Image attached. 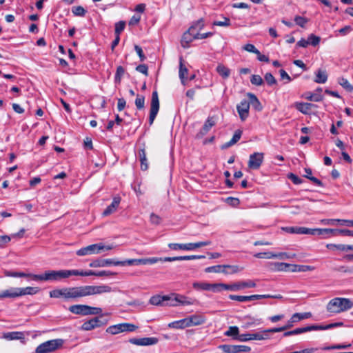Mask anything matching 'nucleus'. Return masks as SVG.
Listing matches in <instances>:
<instances>
[{
    "label": "nucleus",
    "instance_id": "f257e3e1",
    "mask_svg": "<svg viewBox=\"0 0 353 353\" xmlns=\"http://www.w3.org/2000/svg\"><path fill=\"white\" fill-rule=\"evenodd\" d=\"M65 299H77L86 296L108 293L112 291L109 285H83L65 288Z\"/></svg>",
    "mask_w": 353,
    "mask_h": 353
},
{
    "label": "nucleus",
    "instance_id": "f03ea898",
    "mask_svg": "<svg viewBox=\"0 0 353 353\" xmlns=\"http://www.w3.org/2000/svg\"><path fill=\"white\" fill-rule=\"evenodd\" d=\"M73 270H48L41 274L32 276V280L40 281H60L73 276Z\"/></svg>",
    "mask_w": 353,
    "mask_h": 353
},
{
    "label": "nucleus",
    "instance_id": "7ed1b4c3",
    "mask_svg": "<svg viewBox=\"0 0 353 353\" xmlns=\"http://www.w3.org/2000/svg\"><path fill=\"white\" fill-rule=\"evenodd\" d=\"M353 303L347 298H334L329 301L327 305V310L331 313H340L351 309Z\"/></svg>",
    "mask_w": 353,
    "mask_h": 353
},
{
    "label": "nucleus",
    "instance_id": "20e7f679",
    "mask_svg": "<svg viewBox=\"0 0 353 353\" xmlns=\"http://www.w3.org/2000/svg\"><path fill=\"white\" fill-rule=\"evenodd\" d=\"M64 340L61 339H56L47 341L39 345L35 353H50L62 347Z\"/></svg>",
    "mask_w": 353,
    "mask_h": 353
},
{
    "label": "nucleus",
    "instance_id": "39448f33",
    "mask_svg": "<svg viewBox=\"0 0 353 353\" xmlns=\"http://www.w3.org/2000/svg\"><path fill=\"white\" fill-rule=\"evenodd\" d=\"M113 249L112 245H105L103 243H95L78 250L76 254L78 256H85L100 254L103 251H108Z\"/></svg>",
    "mask_w": 353,
    "mask_h": 353
},
{
    "label": "nucleus",
    "instance_id": "423d86ee",
    "mask_svg": "<svg viewBox=\"0 0 353 353\" xmlns=\"http://www.w3.org/2000/svg\"><path fill=\"white\" fill-rule=\"evenodd\" d=\"M211 244L210 241H199L196 243H170L168 244V248L173 250H194L196 248L210 245Z\"/></svg>",
    "mask_w": 353,
    "mask_h": 353
},
{
    "label": "nucleus",
    "instance_id": "0eeeda50",
    "mask_svg": "<svg viewBox=\"0 0 353 353\" xmlns=\"http://www.w3.org/2000/svg\"><path fill=\"white\" fill-rule=\"evenodd\" d=\"M159 110V100L157 91L154 90L152 94L150 110L149 116V124L152 125Z\"/></svg>",
    "mask_w": 353,
    "mask_h": 353
},
{
    "label": "nucleus",
    "instance_id": "6e6552de",
    "mask_svg": "<svg viewBox=\"0 0 353 353\" xmlns=\"http://www.w3.org/2000/svg\"><path fill=\"white\" fill-rule=\"evenodd\" d=\"M312 316L311 312H304V313H294L290 319L288 321L287 324L284 326L278 327L279 329V332L285 331L290 327H292L294 323H296L301 320L310 318Z\"/></svg>",
    "mask_w": 353,
    "mask_h": 353
},
{
    "label": "nucleus",
    "instance_id": "1a4fd4ad",
    "mask_svg": "<svg viewBox=\"0 0 353 353\" xmlns=\"http://www.w3.org/2000/svg\"><path fill=\"white\" fill-rule=\"evenodd\" d=\"M192 304L193 301L191 299L178 294H170V302L167 303V305L173 307L177 306L179 305H190Z\"/></svg>",
    "mask_w": 353,
    "mask_h": 353
},
{
    "label": "nucleus",
    "instance_id": "9d476101",
    "mask_svg": "<svg viewBox=\"0 0 353 353\" xmlns=\"http://www.w3.org/2000/svg\"><path fill=\"white\" fill-rule=\"evenodd\" d=\"M225 353H239L250 352L251 348L249 346L242 345H221L219 346Z\"/></svg>",
    "mask_w": 353,
    "mask_h": 353
},
{
    "label": "nucleus",
    "instance_id": "9b49d317",
    "mask_svg": "<svg viewBox=\"0 0 353 353\" xmlns=\"http://www.w3.org/2000/svg\"><path fill=\"white\" fill-rule=\"evenodd\" d=\"M263 153L262 152H254L252 154L248 161V167L253 170L259 169L263 161Z\"/></svg>",
    "mask_w": 353,
    "mask_h": 353
},
{
    "label": "nucleus",
    "instance_id": "f8f14e48",
    "mask_svg": "<svg viewBox=\"0 0 353 353\" xmlns=\"http://www.w3.org/2000/svg\"><path fill=\"white\" fill-rule=\"evenodd\" d=\"M120 265H146V264H154L157 263V260H156L154 257L152 258H145V259H128L125 261H120Z\"/></svg>",
    "mask_w": 353,
    "mask_h": 353
},
{
    "label": "nucleus",
    "instance_id": "ddd939ff",
    "mask_svg": "<svg viewBox=\"0 0 353 353\" xmlns=\"http://www.w3.org/2000/svg\"><path fill=\"white\" fill-rule=\"evenodd\" d=\"M129 342L136 345L148 346L157 344L159 339L156 337L132 338L129 339Z\"/></svg>",
    "mask_w": 353,
    "mask_h": 353
},
{
    "label": "nucleus",
    "instance_id": "4468645a",
    "mask_svg": "<svg viewBox=\"0 0 353 353\" xmlns=\"http://www.w3.org/2000/svg\"><path fill=\"white\" fill-rule=\"evenodd\" d=\"M122 263L120 261H116L114 259H95L93 260L90 264V268H101L106 267L111 265H120Z\"/></svg>",
    "mask_w": 353,
    "mask_h": 353
},
{
    "label": "nucleus",
    "instance_id": "2eb2a0df",
    "mask_svg": "<svg viewBox=\"0 0 353 353\" xmlns=\"http://www.w3.org/2000/svg\"><path fill=\"white\" fill-rule=\"evenodd\" d=\"M256 283L254 281L237 282L231 285L227 284V290L238 291L247 288H255Z\"/></svg>",
    "mask_w": 353,
    "mask_h": 353
},
{
    "label": "nucleus",
    "instance_id": "dca6fc26",
    "mask_svg": "<svg viewBox=\"0 0 353 353\" xmlns=\"http://www.w3.org/2000/svg\"><path fill=\"white\" fill-rule=\"evenodd\" d=\"M250 104L248 100L244 99L237 105L236 109L241 121H245L249 115Z\"/></svg>",
    "mask_w": 353,
    "mask_h": 353
},
{
    "label": "nucleus",
    "instance_id": "f3484780",
    "mask_svg": "<svg viewBox=\"0 0 353 353\" xmlns=\"http://www.w3.org/2000/svg\"><path fill=\"white\" fill-rule=\"evenodd\" d=\"M261 323V319H255L250 315H246L241 318V327L243 329H248L252 327L259 325Z\"/></svg>",
    "mask_w": 353,
    "mask_h": 353
},
{
    "label": "nucleus",
    "instance_id": "a211bd4d",
    "mask_svg": "<svg viewBox=\"0 0 353 353\" xmlns=\"http://www.w3.org/2000/svg\"><path fill=\"white\" fill-rule=\"evenodd\" d=\"M185 319L188 327L202 325L206 321L205 317L201 314H194Z\"/></svg>",
    "mask_w": 353,
    "mask_h": 353
},
{
    "label": "nucleus",
    "instance_id": "6ab92c4d",
    "mask_svg": "<svg viewBox=\"0 0 353 353\" xmlns=\"http://www.w3.org/2000/svg\"><path fill=\"white\" fill-rule=\"evenodd\" d=\"M170 302V295H155L150 299L149 303L154 305H168Z\"/></svg>",
    "mask_w": 353,
    "mask_h": 353
},
{
    "label": "nucleus",
    "instance_id": "aec40b11",
    "mask_svg": "<svg viewBox=\"0 0 353 353\" xmlns=\"http://www.w3.org/2000/svg\"><path fill=\"white\" fill-rule=\"evenodd\" d=\"M120 202L121 198L119 196L114 197L112 203L109 205L103 212V216H107L115 212L120 204Z\"/></svg>",
    "mask_w": 353,
    "mask_h": 353
},
{
    "label": "nucleus",
    "instance_id": "412c9836",
    "mask_svg": "<svg viewBox=\"0 0 353 353\" xmlns=\"http://www.w3.org/2000/svg\"><path fill=\"white\" fill-rule=\"evenodd\" d=\"M195 34H196V32H190V29H188L182 37L181 46L184 48H188L189 43L196 39Z\"/></svg>",
    "mask_w": 353,
    "mask_h": 353
},
{
    "label": "nucleus",
    "instance_id": "4be33fe9",
    "mask_svg": "<svg viewBox=\"0 0 353 353\" xmlns=\"http://www.w3.org/2000/svg\"><path fill=\"white\" fill-rule=\"evenodd\" d=\"M316 330L315 325L306 326L304 327H299L291 331L284 332L283 336H290L292 335L300 334L304 332Z\"/></svg>",
    "mask_w": 353,
    "mask_h": 353
},
{
    "label": "nucleus",
    "instance_id": "5701e85b",
    "mask_svg": "<svg viewBox=\"0 0 353 353\" xmlns=\"http://www.w3.org/2000/svg\"><path fill=\"white\" fill-rule=\"evenodd\" d=\"M88 305H73L69 307V311L75 314L83 316L88 315Z\"/></svg>",
    "mask_w": 353,
    "mask_h": 353
},
{
    "label": "nucleus",
    "instance_id": "b1692460",
    "mask_svg": "<svg viewBox=\"0 0 353 353\" xmlns=\"http://www.w3.org/2000/svg\"><path fill=\"white\" fill-rule=\"evenodd\" d=\"M321 223L325 225H336L339 223L341 225H345L348 227H353V220L347 219H322Z\"/></svg>",
    "mask_w": 353,
    "mask_h": 353
},
{
    "label": "nucleus",
    "instance_id": "393cba45",
    "mask_svg": "<svg viewBox=\"0 0 353 353\" xmlns=\"http://www.w3.org/2000/svg\"><path fill=\"white\" fill-rule=\"evenodd\" d=\"M17 297H19L18 288H10L0 292V300L5 298L14 299Z\"/></svg>",
    "mask_w": 353,
    "mask_h": 353
},
{
    "label": "nucleus",
    "instance_id": "a878e982",
    "mask_svg": "<svg viewBox=\"0 0 353 353\" xmlns=\"http://www.w3.org/2000/svg\"><path fill=\"white\" fill-rule=\"evenodd\" d=\"M241 135H242V130H241L239 129L236 130L234 132V134H233V137L231 139V140L230 141L226 142L224 144H223L221 146V148L222 150H225V149H227V148L231 147L232 145H234L240 140Z\"/></svg>",
    "mask_w": 353,
    "mask_h": 353
},
{
    "label": "nucleus",
    "instance_id": "bb28decb",
    "mask_svg": "<svg viewBox=\"0 0 353 353\" xmlns=\"http://www.w3.org/2000/svg\"><path fill=\"white\" fill-rule=\"evenodd\" d=\"M5 339L12 340H21L23 343H25L24 334L21 332H10L3 334V336Z\"/></svg>",
    "mask_w": 353,
    "mask_h": 353
},
{
    "label": "nucleus",
    "instance_id": "cd10ccee",
    "mask_svg": "<svg viewBox=\"0 0 353 353\" xmlns=\"http://www.w3.org/2000/svg\"><path fill=\"white\" fill-rule=\"evenodd\" d=\"M279 332V329L278 327L270 328L268 330H264L256 332V340L261 341L268 339L270 338V333H275Z\"/></svg>",
    "mask_w": 353,
    "mask_h": 353
},
{
    "label": "nucleus",
    "instance_id": "c85d7f7f",
    "mask_svg": "<svg viewBox=\"0 0 353 353\" xmlns=\"http://www.w3.org/2000/svg\"><path fill=\"white\" fill-rule=\"evenodd\" d=\"M138 157L141 163V168L142 170H147L148 168V159L146 157V153L144 148L139 150Z\"/></svg>",
    "mask_w": 353,
    "mask_h": 353
},
{
    "label": "nucleus",
    "instance_id": "c756f323",
    "mask_svg": "<svg viewBox=\"0 0 353 353\" xmlns=\"http://www.w3.org/2000/svg\"><path fill=\"white\" fill-rule=\"evenodd\" d=\"M316 77L314 79V82L317 83H325L327 80V72L322 69H319L315 72Z\"/></svg>",
    "mask_w": 353,
    "mask_h": 353
},
{
    "label": "nucleus",
    "instance_id": "7c9ffc66",
    "mask_svg": "<svg viewBox=\"0 0 353 353\" xmlns=\"http://www.w3.org/2000/svg\"><path fill=\"white\" fill-rule=\"evenodd\" d=\"M314 105L310 103H296L295 104L296 108L304 114H309L312 108L314 107Z\"/></svg>",
    "mask_w": 353,
    "mask_h": 353
},
{
    "label": "nucleus",
    "instance_id": "2f4dec72",
    "mask_svg": "<svg viewBox=\"0 0 353 353\" xmlns=\"http://www.w3.org/2000/svg\"><path fill=\"white\" fill-rule=\"evenodd\" d=\"M249 301H254V300H259L261 299H283V296L281 294H253L248 296Z\"/></svg>",
    "mask_w": 353,
    "mask_h": 353
},
{
    "label": "nucleus",
    "instance_id": "473e14b6",
    "mask_svg": "<svg viewBox=\"0 0 353 353\" xmlns=\"http://www.w3.org/2000/svg\"><path fill=\"white\" fill-rule=\"evenodd\" d=\"M18 291L19 293V296H21L27 294H35L39 291V289L37 287L18 288Z\"/></svg>",
    "mask_w": 353,
    "mask_h": 353
},
{
    "label": "nucleus",
    "instance_id": "72a5a7b5",
    "mask_svg": "<svg viewBox=\"0 0 353 353\" xmlns=\"http://www.w3.org/2000/svg\"><path fill=\"white\" fill-rule=\"evenodd\" d=\"M248 96L249 97V103L252 107L258 111H261L262 110V105L257 99V97L252 93H248Z\"/></svg>",
    "mask_w": 353,
    "mask_h": 353
},
{
    "label": "nucleus",
    "instance_id": "f704fd0d",
    "mask_svg": "<svg viewBox=\"0 0 353 353\" xmlns=\"http://www.w3.org/2000/svg\"><path fill=\"white\" fill-rule=\"evenodd\" d=\"M183 58L180 57L179 59V78L181 81V83L185 85V79H186V75L188 74V69L183 63Z\"/></svg>",
    "mask_w": 353,
    "mask_h": 353
},
{
    "label": "nucleus",
    "instance_id": "c9c22d12",
    "mask_svg": "<svg viewBox=\"0 0 353 353\" xmlns=\"http://www.w3.org/2000/svg\"><path fill=\"white\" fill-rule=\"evenodd\" d=\"M216 70L223 79H228L230 75V70L223 64H219Z\"/></svg>",
    "mask_w": 353,
    "mask_h": 353
},
{
    "label": "nucleus",
    "instance_id": "e433bc0d",
    "mask_svg": "<svg viewBox=\"0 0 353 353\" xmlns=\"http://www.w3.org/2000/svg\"><path fill=\"white\" fill-rule=\"evenodd\" d=\"M168 326L169 328L173 329H184L185 327H188L186 325L185 319L171 322L168 325Z\"/></svg>",
    "mask_w": 353,
    "mask_h": 353
},
{
    "label": "nucleus",
    "instance_id": "4c0bfd02",
    "mask_svg": "<svg viewBox=\"0 0 353 353\" xmlns=\"http://www.w3.org/2000/svg\"><path fill=\"white\" fill-rule=\"evenodd\" d=\"M205 26V22L203 19H200L194 22L190 28V32H199Z\"/></svg>",
    "mask_w": 353,
    "mask_h": 353
},
{
    "label": "nucleus",
    "instance_id": "58836bf2",
    "mask_svg": "<svg viewBox=\"0 0 353 353\" xmlns=\"http://www.w3.org/2000/svg\"><path fill=\"white\" fill-rule=\"evenodd\" d=\"M343 325V322H336V323H330L326 325H315V327H316V330H329V329H332L334 327H341Z\"/></svg>",
    "mask_w": 353,
    "mask_h": 353
},
{
    "label": "nucleus",
    "instance_id": "ea45409f",
    "mask_svg": "<svg viewBox=\"0 0 353 353\" xmlns=\"http://www.w3.org/2000/svg\"><path fill=\"white\" fill-rule=\"evenodd\" d=\"M95 320H93L92 319L84 322L81 325V330H85V331H90L92 330L96 327H98V325L95 324Z\"/></svg>",
    "mask_w": 353,
    "mask_h": 353
},
{
    "label": "nucleus",
    "instance_id": "a19ab883",
    "mask_svg": "<svg viewBox=\"0 0 353 353\" xmlns=\"http://www.w3.org/2000/svg\"><path fill=\"white\" fill-rule=\"evenodd\" d=\"M49 294L51 298H60L63 296L65 299V288L62 289H55L51 290Z\"/></svg>",
    "mask_w": 353,
    "mask_h": 353
},
{
    "label": "nucleus",
    "instance_id": "79ce46f5",
    "mask_svg": "<svg viewBox=\"0 0 353 353\" xmlns=\"http://www.w3.org/2000/svg\"><path fill=\"white\" fill-rule=\"evenodd\" d=\"M97 272L93 271V270H88V271H83V270H73V276H96V274Z\"/></svg>",
    "mask_w": 353,
    "mask_h": 353
},
{
    "label": "nucleus",
    "instance_id": "37998d69",
    "mask_svg": "<svg viewBox=\"0 0 353 353\" xmlns=\"http://www.w3.org/2000/svg\"><path fill=\"white\" fill-rule=\"evenodd\" d=\"M333 270L335 272L347 273V274H353V266H345V265H340L333 268Z\"/></svg>",
    "mask_w": 353,
    "mask_h": 353
},
{
    "label": "nucleus",
    "instance_id": "c03bdc74",
    "mask_svg": "<svg viewBox=\"0 0 353 353\" xmlns=\"http://www.w3.org/2000/svg\"><path fill=\"white\" fill-rule=\"evenodd\" d=\"M227 284L225 283H210V290L218 292L222 290H227Z\"/></svg>",
    "mask_w": 353,
    "mask_h": 353
},
{
    "label": "nucleus",
    "instance_id": "a18cd8bd",
    "mask_svg": "<svg viewBox=\"0 0 353 353\" xmlns=\"http://www.w3.org/2000/svg\"><path fill=\"white\" fill-rule=\"evenodd\" d=\"M119 326L121 329V330L122 332H133L137 328V326H136L135 325L128 323H119Z\"/></svg>",
    "mask_w": 353,
    "mask_h": 353
},
{
    "label": "nucleus",
    "instance_id": "49530a36",
    "mask_svg": "<svg viewBox=\"0 0 353 353\" xmlns=\"http://www.w3.org/2000/svg\"><path fill=\"white\" fill-rule=\"evenodd\" d=\"M135 105L138 110H142L145 107V97L137 94L135 99Z\"/></svg>",
    "mask_w": 353,
    "mask_h": 353
},
{
    "label": "nucleus",
    "instance_id": "de8ad7c7",
    "mask_svg": "<svg viewBox=\"0 0 353 353\" xmlns=\"http://www.w3.org/2000/svg\"><path fill=\"white\" fill-rule=\"evenodd\" d=\"M125 73V69L122 66H118L117 68L116 74L114 76V81L117 83H120L122 77Z\"/></svg>",
    "mask_w": 353,
    "mask_h": 353
},
{
    "label": "nucleus",
    "instance_id": "09e8293b",
    "mask_svg": "<svg viewBox=\"0 0 353 353\" xmlns=\"http://www.w3.org/2000/svg\"><path fill=\"white\" fill-rule=\"evenodd\" d=\"M272 265H274V268L272 269L274 270L288 272L289 270V264L286 263H274Z\"/></svg>",
    "mask_w": 353,
    "mask_h": 353
},
{
    "label": "nucleus",
    "instance_id": "8fccbe9b",
    "mask_svg": "<svg viewBox=\"0 0 353 353\" xmlns=\"http://www.w3.org/2000/svg\"><path fill=\"white\" fill-rule=\"evenodd\" d=\"M339 83L346 90L351 92L353 90V86L349 83L347 79L345 78H340L338 81Z\"/></svg>",
    "mask_w": 353,
    "mask_h": 353
},
{
    "label": "nucleus",
    "instance_id": "3c124183",
    "mask_svg": "<svg viewBox=\"0 0 353 353\" xmlns=\"http://www.w3.org/2000/svg\"><path fill=\"white\" fill-rule=\"evenodd\" d=\"M264 79L267 84L270 86H272L277 83V81L274 77L270 72H267L264 76Z\"/></svg>",
    "mask_w": 353,
    "mask_h": 353
},
{
    "label": "nucleus",
    "instance_id": "603ef678",
    "mask_svg": "<svg viewBox=\"0 0 353 353\" xmlns=\"http://www.w3.org/2000/svg\"><path fill=\"white\" fill-rule=\"evenodd\" d=\"M351 347V344H337L332 346L324 347L322 349L323 350H341V349H347Z\"/></svg>",
    "mask_w": 353,
    "mask_h": 353
},
{
    "label": "nucleus",
    "instance_id": "864d4df0",
    "mask_svg": "<svg viewBox=\"0 0 353 353\" xmlns=\"http://www.w3.org/2000/svg\"><path fill=\"white\" fill-rule=\"evenodd\" d=\"M239 330L236 326H230L225 334L228 336H233L236 339L239 336Z\"/></svg>",
    "mask_w": 353,
    "mask_h": 353
},
{
    "label": "nucleus",
    "instance_id": "5fc2aeb1",
    "mask_svg": "<svg viewBox=\"0 0 353 353\" xmlns=\"http://www.w3.org/2000/svg\"><path fill=\"white\" fill-rule=\"evenodd\" d=\"M306 99L310 101L319 102L323 100V96L320 93H308Z\"/></svg>",
    "mask_w": 353,
    "mask_h": 353
},
{
    "label": "nucleus",
    "instance_id": "6e6d98bb",
    "mask_svg": "<svg viewBox=\"0 0 353 353\" xmlns=\"http://www.w3.org/2000/svg\"><path fill=\"white\" fill-rule=\"evenodd\" d=\"M192 286L196 290H210V283L205 282H194Z\"/></svg>",
    "mask_w": 353,
    "mask_h": 353
},
{
    "label": "nucleus",
    "instance_id": "4d7b16f0",
    "mask_svg": "<svg viewBox=\"0 0 353 353\" xmlns=\"http://www.w3.org/2000/svg\"><path fill=\"white\" fill-rule=\"evenodd\" d=\"M72 12L75 16L83 17L86 13V10L81 6H74Z\"/></svg>",
    "mask_w": 353,
    "mask_h": 353
},
{
    "label": "nucleus",
    "instance_id": "13d9d810",
    "mask_svg": "<svg viewBox=\"0 0 353 353\" xmlns=\"http://www.w3.org/2000/svg\"><path fill=\"white\" fill-rule=\"evenodd\" d=\"M125 27V22L124 21H120L115 23L114 34L115 35H119L121 32L123 31Z\"/></svg>",
    "mask_w": 353,
    "mask_h": 353
},
{
    "label": "nucleus",
    "instance_id": "bf43d9fd",
    "mask_svg": "<svg viewBox=\"0 0 353 353\" xmlns=\"http://www.w3.org/2000/svg\"><path fill=\"white\" fill-rule=\"evenodd\" d=\"M250 82L255 85H261L263 84V80L260 75L252 74L250 78Z\"/></svg>",
    "mask_w": 353,
    "mask_h": 353
},
{
    "label": "nucleus",
    "instance_id": "052dcab7",
    "mask_svg": "<svg viewBox=\"0 0 353 353\" xmlns=\"http://www.w3.org/2000/svg\"><path fill=\"white\" fill-rule=\"evenodd\" d=\"M8 276L12 277H30L32 279V276L35 275L34 274H27L24 272H11L7 274Z\"/></svg>",
    "mask_w": 353,
    "mask_h": 353
},
{
    "label": "nucleus",
    "instance_id": "680f3d73",
    "mask_svg": "<svg viewBox=\"0 0 353 353\" xmlns=\"http://www.w3.org/2000/svg\"><path fill=\"white\" fill-rule=\"evenodd\" d=\"M326 248L330 250H339L341 251H347V245L343 244H333V243H329L326 245Z\"/></svg>",
    "mask_w": 353,
    "mask_h": 353
},
{
    "label": "nucleus",
    "instance_id": "e2e57ef3",
    "mask_svg": "<svg viewBox=\"0 0 353 353\" xmlns=\"http://www.w3.org/2000/svg\"><path fill=\"white\" fill-rule=\"evenodd\" d=\"M223 21H214L213 26L228 27L230 26V20L228 17H223Z\"/></svg>",
    "mask_w": 353,
    "mask_h": 353
},
{
    "label": "nucleus",
    "instance_id": "0e129e2a",
    "mask_svg": "<svg viewBox=\"0 0 353 353\" xmlns=\"http://www.w3.org/2000/svg\"><path fill=\"white\" fill-rule=\"evenodd\" d=\"M325 230H328V232H325V236H338L339 234L343 235V231L344 229H330V228H325Z\"/></svg>",
    "mask_w": 353,
    "mask_h": 353
},
{
    "label": "nucleus",
    "instance_id": "69168bd1",
    "mask_svg": "<svg viewBox=\"0 0 353 353\" xmlns=\"http://www.w3.org/2000/svg\"><path fill=\"white\" fill-rule=\"evenodd\" d=\"M121 330V329L119 326V324H117V325H111V326L108 327L106 330V332L108 333L114 335V334H117L119 333L122 332L121 330Z\"/></svg>",
    "mask_w": 353,
    "mask_h": 353
},
{
    "label": "nucleus",
    "instance_id": "338daca9",
    "mask_svg": "<svg viewBox=\"0 0 353 353\" xmlns=\"http://www.w3.org/2000/svg\"><path fill=\"white\" fill-rule=\"evenodd\" d=\"M254 257L258 259H273L274 258V253L271 252H259L254 255Z\"/></svg>",
    "mask_w": 353,
    "mask_h": 353
},
{
    "label": "nucleus",
    "instance_id": "774afa93",
    "mask_svg": "<svg viewBox=\"0 0 353 353\" xmlns=\"http://www.w3.org/2000/svg\"><path fill=\"white\" fill-rule=\"evenodd\" d=\"M294 21L296 25L299 26L301 28H304L305 25L307 23L308 20L305 17L301 16H296L294 17Z\"/></svg>",
    "mask_w": 353,
    "mask_h": 353
}]
</instances>
